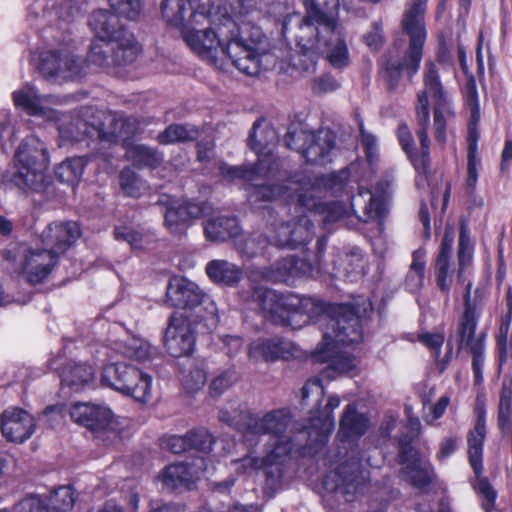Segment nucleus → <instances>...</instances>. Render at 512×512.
<instances>
[{"label": "nucleus", "instance_id": "obj_1", "mask_svg": "<svg viewBox=\"0 0 512 512\" xmlns=\"http://www.w3.org/2000/svg\"><path fill=\"white\" fill-rule=\"evenodd\" d=\"M278 142V134L275 129L267 124L263 126L261 121L253 124L252 132L248 138L249 147L257 154L258 162L255 166H229L219 163V174L230 183H239L248 191L250 202L270 201L277 198L297 200L298 204L311 212L322 215L324 226L349 218L357 213L356 207L363 205V214L357 218L363 222L377 219L381 216L384 205L385 189L372 193L363 187L359 188L357 195L351 197L350 207L342 202H321L320 199L328 191L337 192L344 188L347 180V172L332 173L326 176L316 177L313 181L303 183L290 181L289 185H259L253 182L266 175L270 171L268 163L272 157L274 148Z\"/></svg>", "mask_w": 512, "mask_h": 512}, {"label": "nucleus", "instance_id": "obj_2", "mask_svg": "<svg viewBox=\"0 0 512 512\" xmlns=\"http://www.w3.org/2000/svg\"><path fill=\"white\" fill-rule=\"evenodd\" d=\"M161 12L188 47L216 67L227 57L240 72L255 76L275 64L270 41L260 27L238 26L227 14L214 13L209 0H162Z\"/></svg>", "mask_w": 512, "mask_h": 512}, {"label": "nucleus", "instance_id": "obj_3", "mask_svg": "<svg viewBox=\"0 0 512 512\" xmlns=\"http://www.w3.org/2000/svg\"><path fill=\"white\" fill-rule=\"evenodd\" d=\"M252 298L265 318L292 329H299L319 317L323 341L311 353V360L328 364L322 371L323 377L333 379L357 369V359L345 348L362 339L360 305L356 308L351 304H336L324 311L322 304L310 297L282 295L264 287L255 288ZM362 306L364 315L372 311L369 300H364Z\"/></svg>", "mask_w": 512, "mask_h": 512}, {"label": "nucleus", "instance_id": "obj_4", "mask_svg": "<svg viewBox=\"0 0 512 512\" xmlns=\"http://www.w3.org/2000/svg\"><path fill=\"white\" fill-rule=\"evenodd\" d=\"M292 416L289 410L281 408L266 412L262 416H252L243 430V440L248 446L256 445L263 437V456L248 455L233 462L234 470L241 474H250L258 469L265 471L271 487L281 484L286 465L294 450L305 454L316 452L308 446L307 426L294 435H286Z\"/></svg>", "mask_w": 512, "mask_h": 512}, {"label": "nucleus", "instance_id": "obj_5", "mask_svg": "<svg viewBox=\"0 0 512 512\" xmlns=\"http://www.w3.org/2000/svg\"><path fill=\"white\" fill-rule=\"evenodd\" d=\"M424 90L417 95L416 117L420 126L417 134L420 140L421 152L418 154L413 148V137L407 127L402 124L398 127L397 136L402 149L409 157L415 170L420 177L425 175L429 166V147L428 127L430 124V108L428 95L434 99V128L435 138L438 142L444 143L446 139L445 127L446 120L452 115L450 102L446 92L443 90L440 82L438 70L432 61H427L424 66Z\"/></svg>", "mask_w": 512, "mask_h": 512}, {"label": "nucleus", "instance_id": "obj_6", "mask_svg": "<svg viewBox=\"0 0 512 512\" xmlns=\"http://www.w3.org/2000/svg\"><path fill=\"white\" fill-rule=\"evenodd\" d=\"M119 15L106 9H98L89 17V27L97 40L92 43L88 62L104 69L133 63L140 46L119 20Z\"/></svg>", "mask_w": 512, "mask_h": 512}, {"label": "nucleus", "instance_id": "obj_7", "mask_svg": "<svg viewBox=\"0 0 512 512\" xmlns=\"http://www.w3.org/2000/svg\"><path fill=\"white\" fill-rule=\"evenodd\" d=\"M426 7L427 0H413L404 13L402 28L409 37L407 52L402 60L389 58L384 64L385 77L391 86L396 85L402 71L412 77L420 67L427 36L424 21Z\"/></svg>", "mask_w": 512, "mask_h": 512}, {"label": "nucleus", "instance_id": "obj_8", "mask_svg": "<svg viewBox=\"0 0 512 512\" xmlns=\"http://www.w3.org/2000/svg\"><path fill=\"white\" fill-rule=\"evenodd\" d=\"M471 284L466 288L464 297V313L459 319L458 336L459 346L469 351L472 356V368L475 382L481 383L483 380V366L485 361V333L476 335L478 320L488 297V292L484 288H477L473 297L470 295Z\"/></svg>", "mask_w": 512, "mask_h": 512}, {"label": "nucleus", "instance_id": "obj_9", "mask_svg": "<svg viewBox=\"0 0 512 512\" xmlns=\"http://www.w3.org/2000/svg\"><path fill=\"white\" fill-rule=\"evenodd\" d=\"M320 5L321 0H306V15L299 24L297 39L303 51L294 59V66L306 76L316 71V55L327 45L321 42L320 27L325 32H333L334 28V18L323 13Z\"/></svg>", "mask_w": 512, "mask_h": 512}, {"label": "nucleus", "instance_id": "obj_10", "mask_svg": "<svg viewBox=\"0 0 512 512\" xmlns=\"http://www.w3.org/2000/svg\"><path fill=\"white\" fill-rule=\"evenodd\" d=\"M96 113L97 115L90 108H84L81 117L61 123L58 126L59 146L81 141L85 137L97 138L101 143L125 138L126 132L117 131L119 125L124 128L125 120L112 114L105 115L102 111Z\"/></svg>", "mask_w": 512, "mask_h": 512}, {"label": "nucleus", "instance_id": "obj_11", "mask_svg": "<svg viewBox=\"0 0 512 512\" xmlns=\"http://www.w3.org/2000/svg\"><path fill=\"white\" fill-rule=\"evenodd\" d=\"M268 233L264 238L260 234L250 235L239 246V250L246 256L253 257L261 253L268 243L278 247L296 248L313 239L314 227L308 216L300 215L292 221L271 224Z\"/></svg>", "mask_w": 512, "mask_h": 512}, {"label": "nucleus", "instance_id": "obj_12", "mask_svg": "<svg viewBox=\"0 0 512 512\" xmlns=\"http://www.w3.org/2000/svg\"><path fill=\"white\" fill-rule=\"evenodd\" d=\"M17 173L12 181L21 189L35 188L43 180L49 163L45 144L35 135L26 137L15 154Z\"/></svg>", "mask_w": 512, "mask_h": 512}, {"label": "nucleus", "instance_id": "obj_13", "mask_svg": "<svg viewBox=\"0 0 512 512\" xmlns=\"http://www.w3.org/2000/svg\"><path fill=\"white\" fill-rule=\"evenodd\" d=\"M102 384L133 397L140 403L152 398V377L140 369L123 363H110L103 368Z\"/></svg>", "mask_w": 512, "mask_h": 512}, {"label": "nucleus", "instance_id": "obj_14", "mask_svg": "<svg viewBox=\"0 0 512 512\" xmlns=\"http://www.w3.org/2000/svg\"><path fill=\"white\" fill-rule=\"evenodd\" d=\"M485 409L483 406L476 408V423L468 435V456L470 465L476 475L474 489L482 498V507L486 512L494 509L497 493L486 478L481 477L483 446L486 437Z\"/></svg>", "mask_w": 512, "mask_h": 512}, {"label": "nucleus", "instance_id": "obj_15", "mask_svg": "<svg viewBox=\"0 0 512 512\" xmlns=\"http://www.w3.org/2000/svg\"><path fill=\"white\" fill-rule=\"evenodd\" d=\"M288 148L299 151L306 162L325 165L331 162L335 148V135L328 129L317 132L294 130L285 137Z\"/></svg>", "mask_w": 512, "mask_h": 512}, {"label": "nucleus", "instance_id": "obj_16", "mask_svg": "<svg viewBox=\"0 0 512 512\" xmlns=\"http://www.w3.org/2000/svg\"><path fill=\"white\" fill-rule=\"evenodd\" d=\"M39 70L48 80L61 84L80 79L86 66L68 51H45L40 56Z\"/></svg>", "mask_w": 512, "mask_h": 512}, {"label": "nucleus", "instance_id": "obj_17", "mask_svg": "<svg viewBox=\"0 0 512 512\" xmlns=\"http://www.w3.org/2000/svg\"><path fill=\"white\" fill-rule=\"evenodd\" d=\"M365 481L362 463L350 456L349 459L341 462L334 472L324 477L323 485L326 490L335 491L350 502L354 500L355 494L360 492Z\"/></svg>", "mask_w": 512, "mask_h": 512}, {"label": "nucleus", "instance_id": "obj_18", "mask_svg": "<svg viewBox=\"0 0 512 512\" xmlns=\"http://www.w3.org/2000/svg\"><path fill=\"white\" fill-rule=\"evenodd\" d=\"M14 105L21 108L28 115L46 121L57 120L59 112L57 106L63 104L64 99L54 95H41L35 87L25 85L12 94Z\"/></svg>", "mask_w": 512, "mask_h": 512}, {"label": "nucleus", "instance_id": "obj_19", "mask_svg": "<svg viewBox=\"0 0 512 512\" xmlns=\"http://www.w3.org/2000/svg\"><path fill=\"white\" fill-rule=\"evenodd\" d=\"M410 442L411 439L406 440V437L399 442V462L402 465V477L412 486L423 489L432 482L434 470L431 463L421 457Z\"/></svg>", "mask_w": 512, "mask_h": 512}, {"label": "nucleus", "instance_id": "obj_20", "mask_svg": "<svg viewBox=\"0 0 512 512\" xmlns=\"http://www.w3.org/2000/svg\"><path fill=\"white\" fill-rule=\"evenodd\" d=\"M71 419L95 433H117L118 421L109 407L96 403H75L69 408Z\"/></svg>", "mask_w": 512, "mask_h": 512}, {"label": "nucleus", "instance_id": "obj_21", "mask_svg": "<svg viewBox=\"0 0 512 512\" xmlns=\"http://www.w3.org/2000/svg\"><path fill=\"white\" fill-rule=\"evenodd\" d=\"M21 251L20 274L32 285L44 282L52 273L58 257L45 248L22 247Z\"/></svg>", "mask_w": 512, "mask_h": 512}, {"label": "nucleus", "instance_id": "obj_22", "mask_svg": "<svg viewBox=\"0 0 512 512\" xmlns=\"http://www.w3.org/2000/svg\"><path fill=\"white\" fill-rule=\"evenodd\" d=\"M166 205L165 225L171 233H180L195 218L207 214L209 207L205 203L191 202L166 197L161 200Z\"/></svg>", "mask_w": 512, "mask_h": 512}, {"label": "nucleus", "instance_id": "obj_23", "mask_svg": "<svg viewBox=\"0 0 512 512\" xmlns=\"http://www.w3.org/2000/svg\"><path fill=\"white\" fill-rule=\"evenodd\" d=\"M165 345L173 357L188 356L193 352L195 337L190 322L174 313L165 332Z\"/></svg>", "mask_w": 512, "mask_h": 512}, {"label": "nucleus", "instance_id": "obj_24", "mask_svg": "<svg viewBox=\"0 0 512 512\" xmlns=\"http://www.w3.org/2000/svg\"><path fill=\"white\" fill-rule=\"evenodd\" d=\"M36 430L34 417L20 408H8L1 414V432L3 437L14 443H23Z\"/></svg>", "mask_w": 512, "mask_h": 512}, {"label": "nucleus", "instance_id": "obj_25", "mask_svg": "<svg viewBox=\"0 0 512 512\" xmlns=\"http://www.w3.org/2000/svg\"><path fill=\"white\" fill-rule=\"evenodd\" d=\"M81 230L77 222H53L48 224L40 234L45 249L56 257L69 249L80 237Z\"/></svg>", "mask_w": 512, "mask_h": 512}, {"label": "nucleus", "instance_id": "obj_26", "mask_svg": "<svg viewBox=\"0 0 512 512\" xmlns=\"http://www.w3.org/2000/svg\"><path fill=\"white\" fill-rule=\"evenodd\" d=\"M364 257L361 250L353 246L336 249L332 255L331 267L326 272L334 277L355 280L363 273Z\"/></svg>", "mask_w": 512, "mask_h": 512}, {"label": "nucleus", "instance_id": "obj_27", "mask_svg": "<svg viewBox=\"0 0 512 512\" xmlns=\"http://www.w3.org/2000/svg\"><path fill=\"white\" fill-rule=\"evenodd\" d=\"M203 296V292L197 284L180 276L170 279L166 292L167 302L177 308L198 306L202 302Z\"/></svg>", "mask_w": 512, "mask_h": 512}, {"label": "nucleus", "instance_id": "obj_28", "mask_svg": "<svg viewBox=\"0 0 512 512\" xmlns=\"http://www.w3.org/2000/svg\"><path fill=\"white\" fill-rule=\"evenodd\" d=\"M120 118L125 120L126 125L124 126V128H122L121 125H119L117 127V131L119 132L120 130H122V132H126L125 138H118L116 140L114 139L113 141L107 142L118 143L119 141H123V145L125 147V157L127 160L133 162L135 165L138 166H147L150 168L157 167V165L162 161V155L158 153L156 150H153L147 146L126 143V140L129 138L130 135L134 134L136 129L130 119H126L123 117Z\"/></svg>", "mask_w": 512, "mask_h": 512}, {"label": "nucleus", "instance_id": "obj_29", "mask_svg": "<svg viewBox=\"0 0 512 512\" xmlns=\"http://www.w3.org/2000/svg\"><path fill=\"white\" fill-rule=\"evenodd\" d=\"M340 398L337 395H331L325 407V415L323 417L312 418L307 426L308 446L311 449H318L323 446L329 438L335 426L332 411L339 407Z\"/></svg>", "mask_w": 512, "mask_h": 512}, {"label": "nucleus", "instance_id": "obj_30", "mask_svg": "<svg viewBox=\"0 0 512 512\" xmlns=\"http://www.w3.org/2000/svg\"><path fill=\"white\" fill-rule=\"evenodd\" d=\"M203 464L204 460L199 458L191 465L181 462L167 466L160 475L163 487L169 490L190 488L191 484L199 478Z\"/></svg>", "mask_w": 512, "mask_h": 512}, {"label": "nucleus", "instance_id": "obj_31", "mask_svg": "<svg viewBox=\"0 0 512 512\" xmlns=\"http://www.w3.org/2000/svg\"><path fill=\"white\" fill-rule=\"evenodd\" d=\"M369 426V419L356 410L353 404L344 408L340 420L337 438L340 442H353L365 434Z\"/></svg>", "mask_w": 512, "mask_h": 512}, {"label": "nucleus", "instance_id": "obj_32", "mask_svg": "<svg viewBox=\"0 0 512 512\" xmlns=\"http://www.w3.org/2000/svg\"><path fill=\"white\" fill-rule=\"evenodd\" d=\"M453 243L454 231L452 228H446L436 260L437 285L443 292L450 290L454 280L455 270L451 267L449 261Z\"/></svg>", "mask_w": 512, "mask_h": 512}, {"label": "nucleus", "instance_id": "obj_33", "mask_svg": "<svg viewBox=\"0 0 512 512\" xmlns=\"http://www.w3.org/2000/svg\"><path fill=\"white\" fill-rule=\"evenodd\" d=\"M248 355L253 361L286 359L291 355V344L280 338L258 339L250 344Z\"/></svg>", "mask_w": 512, "mask_h": 512}, {"label": "nucleus", "instance_id": "obj_34", "mask_svg": "<svg viewBox=\"0 0 512 512\" xmlns=\"http://www.w3.org/2000/svg\"><path fill=\"white\" fill-rule=\"evenodd\" d=\"M95 380L93 366L84 362L68 363L61 372V383L63 386L78 392L90 387Z\"/></svg>", "mask_w": 512, "mask_h": 512}, {"label": "nucleus", "instance_id": "obj_35", "mask_svg": "<svg viewBox=\"0 0 512 512\" xmlns=\"http://www.w3.org/2000/svg\"><path fill=\"white\" fill-rule=\"evenodd\" d=\"M205 272L212 282L224 286H234L243 277V271L238 265L224 259L209 261Z\"/></svg>", "mask_w": 512, "mask_h": 512}, {"label": "nucleus", "instance_id": "obj_36", "mask_svg": "<svg viewBox=\"0 0 512 512\" xmlns=\"http://www.w3.org/2000/svg\"><path fill=\"white\" fill-rule=\"evenodd\" d=\"M310 272V266L302 259L294 256L286 257L266 275V278L273 282H290L293 278Z\"/></svg>", "mask_w": 512, "mask_h": 512}, {"label": "nucleus", "instance_id": "obj_37", "mask_svg": "<svg viewBox=\"0 0 512 512\" xmlns=\"http://www.w3.org/2000/svg\"><path fill=\"white\" fill-rule=\"evenodd\" d=\"M240 232L238 220L231 217H217L207 221L204 233L209 241L221 242L237 237Z\"/></svg>", "mask_w": 512, "mask_h": 512}, {"label": "nucleus", "instance_id": "obj_38", "mask_svg": "<svg viewBox=\"0 0 512 512\" xmlns=\"http://www.w3.org/2000/svg\"><path fill=\"white\" fill-rule=\"evenodd\" d=\"M320 39L322 44L324 42L327 43V45L323 46V49L325 47H329L331 43L333 42V47L328 50V60L331 63L332 66L335 68H341L348 64L349 56H348V49L345 44V42L340 38L339 33L336 31V21L334 20V28L333 32H325L320 27Z\"/></svg>", "mask_w": 512, "mask_h": 512}, {"label": "nucleus", "instance_id": "obj_39", "mask_svg": "<svg viewBox=\"0 0 512 512\" xmlns=\"http://www.w3.org/2000/svg\"><path fill=\"white\" fill-rule=\"evenodd\" d=\"M113 350L140 363L147 361L151 356L150 344L137 337H131L126 342H115Z\"/></svg>", "mask_w": 512, "mask_h": 512}, {"label": "nucleus", "instance_id": "obj_40", "mask_svg": "<svg viewBox=\"0 0 512 512\" xmlns=\"http://www.w3.org/2000/svg\"><path fill=\"white\" fill-rule=\"evenodd\" d=\"M198 135L199 131L194 126L173 124L160 133L157 139L159 143L168 145L177 142L193 141Z\"/></svg>", "mask_w": 512, "mask_h": 512}, {"label": "nucleus", "instance_id": "obj_41", "mask_svg": "<svg viewBox=\"0 0 512 512\" xmlns=\"http://www.w3.org/2000/svg\"><path fill=\"white\" fill-rule=\"evenodd\" d=\"M425 256L426 253L422 249L413 252L412 263L405 282L407 289L411 292L419 291L424 285Z\"/></svg>", "mask_w": 512, "mask_h": 512}, {"label": "nucleus", "instance_id": "obj_42", "mask_svg": "<svg viewBox=\"0 0 512 512\" xmlns=\"http://www.w3.org/2000/svg\"><path fill=\"white\" fill-rule=\"evenodd\" d=\"M88 159L73 157L63 161L56 169V175L61 182L74 184L81 178Z\"/></svg>", "mask_w": 512, "mask_h": 512}, {"label": "nucleus", "instance_id": "obj_43", "mask_svg": "<svg viewBox=\"0 0 512 512\" xmlns=\"http://www.w3.org/2000/svg\"><path fill=\"white\" fill-rule=\"evenodd\" d=\"M498 425L503 432L512 433V389L505 385L500 394Z\"/></svg>", "mask_w": 512, "mask_h": 512}, {"label": "nucleus", "instance_id": "obj_44", "mask_svg": "<svg viewBox=\"0 0 512 512\" xmlns=\"http://www.w3.org/2000/svg\"><path fill=\"white\" fill-rule=\"evenodd\" d=\"M120 187L127 196L133 198L140 197L148 189L146 182L129 168L120 173Z\"/></svg>", "mask_w": 512, "mask_h": 512}, {"label": "nucleus", "instance_id": "obj_45", "mask_svg": "<svg viewBox=\"0 0 512 512\" xmlns=\"http://www.w3.org/2000/svg\"><path fill=\"white\" fill-rule=\"evenodd\" d=\"M509 317H503L497 334V352L500 365L512 355V336L509 335Z\"/></svg>", "mask_w": 512, "mask_h": 512}, {"label": "nucleus", "instance_id": "obj_46", "mask_svg": "<svg viewBox=\"0 0 512 512\" xmlns=\"http://www.w3.org/2000/svg\"><path fill=\"white\" fill-rule=\"evenodd\" d=\"M473 246L470 242L469 231L465 226H461L459 235L458 261L459 268L457 278L460 280L464 269L470 265L472 261Z\"/></svg>", "mask_w": 512, "mask_h": 512}, {"label": "nucleus", "instance_id": "obj_47", "mask_svg": "<svg viewBox=\"0 0 512 512\" xmlns=\"http://www.w3.org/2000/svg\"><path fill=\"white\" fill-rule=\"evenodd\" d=\"M53 509L57 512H67L74 506L75 495L71 486H60L50 497Z\"/></svg>", "mask_w": 512, "mask_h": 512}, {"label": "nucleus", "instance_id": "obj_48", "mask_svg": "<svg viewBox=\"0 0 512 512\" xmlns=\"http://www.w3.org/2000/svg\"><path fill=\"white\" fill-rule=\"evenodd\" d=\"M116 14L129 20H136L142 10L141 0H108Z\"/></svg>", "mask_w": 512, "mask_h": 512}, {"label": "nucleus", "instance_id": "obj_49", "mask_svg": "<svg viewBox=\"0 0 512 512\" xmlns=\"http://www.w3.org/2000/svg\"><path fill=\"white\" fill-rule=\"evenodd\" d=\"M207 372L204 367L195 366L182 377L183 388L188 393L200 390L206 383Z\"/></svg>", "mask_w": 512, "mask_h": 512}, {"label": "nucleus", "instance_id": "obj_50", "mask_svg": "<svg viewBox=\"0 0 512 512\" xmlns=\"http://www.w3.org/2000/svg\"><path fill=\"white\" fill-rule=\"evenodd\" d=\"M243 414L244 411L240 408V405L237 402H233L220 410L219 419L230 426H234L243 434V430L246 426V423L244 425L240 424Z\"/></svg>", "mask_w": 512, "mask_h": 512}, {"label": "nucleus", "instance_id": "obj_51", "mask_svg": "<svg viewBox=\"0 0 512 512\" xmlns=\"http://www.w3.org/2000/svg\"><path fill=\"white\" fill-rule=\"evenodd\" d=\"M238 379V375L234 369H227L219 373L213 378L210 384V393L218 396L228 389Z\"/></svg>", "mask_w": 512, "mask_h": 512}, {"label": "nucleus", "instance_id": "obj_52", "mask_svg": "<svg viewBox=\"0 0 512 512\" xmlns=\"http://www.w3.org/2000/svg\"><path fill=\"white\" fill-rule=\"evenodd\" d=\"M190 440V449L207 452L211 449L212 444L215 443L212 435L205 429H199L188 432Z\"/></svg>", "mask_w": 512, "mask_h": 512}, {"label": "nucleus", "instance_id": "obj_53", "mask_svg": "<svg viewBox=\"0 0 512 512\" xmlns=\"http://www.w3.org/2000/svg\"><path fill=\"white\" fill-rule=\"evenodd\" d=\"M116 240L127 242L132 249H141L143 236L140 232L128 226H118L114 230Z\"/></svg>", "mask_w": 512, "mask_h": 512}, {"label": "nucleus", "instance_id": "obj_54", "mask_svg": "<svg viewBox=\"0 0 512 512\" xmlns=\"http://www.w3.org/2000/svg\"><path fill=\"white\" fill-rule=\"evenodd\" d=\"M478 165L479 159L475 156V147H472L471 152L468 153L465 193H472L473 191H476L478 182Z\"/></svg>", "mask_w": 512, "mask_h": 512}, {"label": "nucleus", "instance_id": "obj_55", "mask_svg": "<svg viewBox=\"0 0 512 512\" xmlns=\"http://www.w3.org/2000/svg\"><path fill=\"white\" fill-rule=\"evenodd\" d=\"M15 512H50V510L41 497L28 496L15 506Z\"/></svg>", "mask_w": 512, "mask_h": 512}, {"label": "nucleus", "instance_id": "obj_56", "mask_svg": "<svg viewBox=\"0 0 512 512\" xmlns=\"http://www.w3.org/2000/svg\"><path fill=\"white\" fill-rule=\"evenodd\" d=\"M339 87L338 81L327 74L315 78L312 82V91L318 95L333 92Z\"/></svg>", "mask_w": 512, "mask_h": 512}, {"label": "nucleus", "instance_id": "obj_57", "mask_svg": "<svg viewBox=\"0 0 512 512\" xmlns=\"http://www.w3.org/2000/svg\"><path fill=\"white\" fill-rule=\"evenodd\" d=\"M162 446L175 454L187 451L190 449L188 433L184 436H169L162 441Z\"/></svg>", "mask_w": 512, "mask_h": 512}, {"label": "nucleus", "instance_id": "obj_58", "mask_svg": "<svg viewBox=\"0 0 512 512\" xmlns=\"http://www.w3.org/2000/svg\"><path fill=\"white\" fill-rule=\"evenodd\" d=\"M67 412L69 413V410L64 405L49 406L43 412V418L50 427L54 428L61 424Z\"/></svg>", "mask_w": 512, "mask_h": 512}, {"label": "nucleus", "instance_id": "obj_59", "mask_svg": "<svg viewBox=\"0 0 512 512\" xmlns=\"http://www.w3.org/2000/svg\"><path fill=\"white\" fill-rule=\"evenodd\" d=\"M449 402L448 396H442L434 405L429 406V413L424 416L426 423L431 425L435 420L442 417Z\"/></svg>", "mask_w": 512, "mask_h": 512}, {"label": "nucleus", "instance_id": "obj_60", "mask_svg": "<svg viewBox=\"0 0 512 512\" xmlns=\"http://www.w3.org/2000/svg\"><path fill=\"white\" fill-rule=\"evenodd\" d=\"M324 389L321 381L317 378L308 380L302 388V400L306 401L311 395L316 396V403L319 404L322 400Z\"/></svg>", "mask_w": 512, "mask_h": 512}, {"label": "nucleus", "instance_id": "obj_61", "mask_svg": "<svg viewBox=\"0 0 512 512\" xmlns=\"http://www.w3.org/2000/svg\"><path fill=\"white\" fill-rule=\"evenodd\" d=\"M361 143L364 146L367 158L370 163L377 154V139L374 135L365 131L363 125H360Z\"/></svg>", "mask_w": 512, "mask_h": 512}, {"label": "nucleus", "instance_id": "obj_62", "mask_svg": "<svg viewBox=\"0 0 512 512\" xmlns=\"http://www.w3.org/2000/svg\"><path fill=\"white\" fill-rule=\"evenodd\" d=\"M419 341L426 347L439 354L444 342V335L441 333H423L419 335Z\"/></svg>", "mask_w": 512, "mask_h": 512}, {"label": "nucleus", "instance_id": "obj_63", "mask_svg": "<svg viewBox=\"0 0 512 512\" xmlns=\"http://www.w3.org/2000/svg\"><path fill=\"white\" fill-rule=\"evenodd\" d=\"M457 449V439L456 438H445L440 443V448L437 453V458L440 461H443L450 457Z\"/></svg>", "mask_w": 512, "mask_h": 512}, {"label": "nucleus", "instance_id": "obj_64", "mask_svg": "<svg viewBox=\"0 0 512 512\" xmlns=\"http://www.w3.org/2000/svg\"><path fill=\"white\" fill-rule=\"evenodd\" d=\"M223 343L225 348L227 349V354L232 357L236 355L243 346V341L240 337L237 336H225L223 338Z\"/></svg>", "mask_w": 512, "mask_h": 512}]
</instances>
